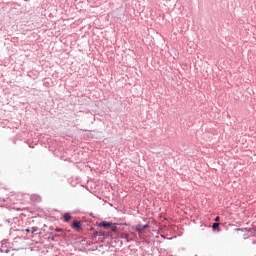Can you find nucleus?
<instances>
[{
  "mask_svg": "<svg viewBox=\"0 0 256 256\" xmlns=\"http://www.w3.org/2000/svg\"><path fill=\"white\" fill-rule=\"evenodd\" d=\"M118 239H124L126 241V243H129V241H133V238H131V235L129 234V232H121L118 233Z\"/></svg>",
  "mask_w": 256,
  "mask_h": 256,
  "instance_id": "nucleus-1",
  "label": "nucleus"
},
{
  "mask_svg": "<svg viewBox=\"0 0 256 256\" xmlns=\"http://www.w3.org/2000/svg\"><path fill=\"white\" fill-rule=\"evenodd\" d=\"M149 225H137L136 226V231H138L139 235L145 233V229H148Z\"/></svg>",
  "mask_w": 256,
  "mask_h": 256,
  "instance_id": "nucleus-2",
  "label": "nucleus"
},
{
  "mask_svg": "<svg viewBox=\"0 0 256 256\" xmlns=\"http://www.w3.org/2000/svg\"><path fill=\"white\" fill-rule=\"evenodd\" d=\"M98 227H104V229H109V227H113V222L102 221L99 223Z\"/></svg>",
  "mask_w": 256,
  "mask_h": 256,
  "instance_id": "nucleus-3",
  "label": "nucleus"
},
{
  "mask_svg": "<svg viewBox=\"0 0 256 256\" xmlns=\"http://www.w3.org/2000/svg\"><path fill=\"white\" fill-rule=\"evenodd\" d=\"M236 231L238 233H244L243 234L244 239H247V237H249V230L247 228H242V229L241 228H237Z\"/></svg>",
  "mask_w": 256,
  "mask_h": 256,
  "instance_id": "nucleus-4",
  "label": "nucleus"
},
{
  "mask_svg": "<svg viewBox=\"0 0 256 256\" xmlns=\"http://www.w3.org/2000/svg\"><path fill=\"white\" fill-rule=\"evenodd\" d=\"M72 229H75L76 231H79L81 229V222L74 220L72 222Z\"/></svg>",
  "mask_w": 256,
  "mask_h": 256,
  "instance_id": "nucleus-5",
  "label": "nucleus"
},
{
  "mask_svg": "<svg viewBox=\"0 0 256 256\" xmlns=\"http://www.w3.org/2000/svg\"><path fill=\"white\" fill-rule=\"evenodd\" d=\"M111 231H112V233H117V236H118L119 233H121V231H123V228L117 227V226H113Z\"/></svg>",
  "mask_w": 256,
  "mask_h": 256,
  "instance_id": "nucleus-6",
  "label": "nucleus"
},
{
  "mask_svg": "<svg viewBox=\"0 0 256 256\" xmlns=\"http://www.w3.org/2000/svg\"><path fill=\"white\" fill-rule=\"evenodd\" d=\"M63 219H64L65 223H69V220L72 219L71 214L65 213L63 215Z\"/></svg>",
  "mask_w": 256,
  "mask_h": 256,
  "instance_id": "nucleus-7",
  "label": "nucleus"
},
{
  "mask_svg": "<svg viewBox=\"0 0 256 256\" xmlns=\"http://www.w3.org/2000/svg\"><path fill=\"white\" fill-rule=\"evenodd\" d=\"M212 227L213 229H217L219 227V223H214Z\"/></svg>",
  "mask_w": 256,
  "mask_h": 256,
  "instance_id": "nucleus-8",
  "label": "nucleus"
},
{
  "mask_svg": "<svg viewBox=\"0 0 256 256\" xmlns=\"http://www.w3.org/2000/svg\"><path fill=\"white\" fill-rule=\"evenodd\" d=\"M61 231H63V229H61V228H57V229H56V232H57V233H61Z\"/></svg>",
  "mask_w": 256,
  "mask_h": 256,
  "instance_id": "nucleus-9",
  "label": "nucleus"
},
{
  "mask_svg": "<svg viewBox=\"0 0 256 256\" xmlns=\"http://www.w3.org/2000/svg\"><path fill=\"white\" fill-rule=\"evenodd\" d=\"M219 219H220L219 216H217V217L215 218V221L217 222V221H219Z\"/></svg>",
  "mask_w": 256,
  "mask_h": 256,
  "instance_id": "nucleus-10",
  "label": "nucleus"
},
{
  "mask_svg": "<svg viewBox=\"0 0 256 256\" xmlns=\"http://www.w3.org/2000/svg\"><path fill=\"white\" fill-rule=\"evenodd\" d=\"M27 233H29V229H26Z\"/></svg>",
  "mask_w": 256,
  "mask_h": 256,
  "instance_id": "nucleus-11",
  "label": "nucleus"
}]
</instances>
